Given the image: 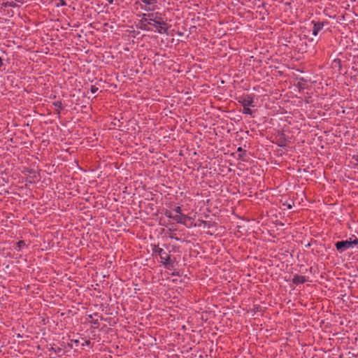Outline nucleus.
<instances>
[{"instance_id":"423d86ee","label":"nucleus","mask_w":358,"mask_h":358,"mask_svg":"<svg viewBox=\"0 0 358 358\" xmlns=\"http://www.w3.org/2000/svg\"><path fill=\"white\" fill-rule=\"evenodd\" d=\"M147 15H148V13L143 14L142 18L139 22L140 28L141 29L145 30V31H153V28L151 26L152 22H150L148 20V17H147Z\"/></svg>"},{"instance_id":"c756f323","label":"nucleus","mask_w":358,"mask_h":358,"mask_svg":"<svg viewBox=\"0 0 358 358\" xmlns=\"http://www.w3.org/2000/svg\"><path fill=\"white\" fill-rule=\"evenodd\" d=\"M15 1H17V2H20V3H22V1L20 0H15Z\"/></svg>"},{"instance_id":"6e6552de","label":"nucleus","mask_w":358,"mask_h":358,"mask_svg":"<svg viewBox=\"0 0 358 358\" xmlns=\"http://www.w3.org/2000/svg\"><path fill=\"white\" fill-rule=\"evenodd\" d=\"M147 17H149V18H148V20L150 22H161L162 21H164L162 14L159 12L148 13Z\"/></svg>"},{"instance_id":"ddd939ff","label":"nucleus","mask_w":358,"mask_h":358,"mask_svg":"<svg viewBox=\"0 0 358 358\" xmlns=\"http://www.w3.org/2000/svg\"><path fill=\"white\" fill-rule=\"evenodd\" d=\"M334 68H338V71H341L342 69V62L340 59H335L332 63Z\"/></svg>"},{"instance_id":"f3484780","label":"nucleus","mask_w":358,"mask_h":358,"mask_svg":"<svg viewBox=\"0 0 358 358\" xmlns=\"http://www.w3.org/2000/svg\"><path fill=\"white\" fill-rule=\"evenodd\" d=\"M164 215L166 217H169V218H171V219H173V215H172L171 212L170 210H166L164 213Z\"/></svg>"},{"instance_id":"a878e982","label":"nucleus","mask_w":358,"mask_h":358,"mask_svg":"<svg viewBox=\"0 0 358 358\" xmlns=\"http://www.w3.org/2000/svg\"><path fill=\"white\" fill-rule=\"evenodd\" d=\"M354 237H356L355 236H352L350 238H349V239H347L348 241H353L354 239Z\"/></svg>"},{"instance_id":"72a5a7b5","label":"nucleus","mask_w":358,"mask_h":358,"mask_svg":"<svg viewBox=\"0 0 358 358\" xmlns=\"http://www.w3.org/2000/svg\"><path fill=\"white\" fill-rule=\"evenodd\" d=\"M357 74H358V71H357Z\"/></svg>"},{"instance_id":"7c9ffc66","label":"nucleus","mask_w":358,"mask_h":358,"mask_svg":"<svg viewBox=\"0 0 358 358\" xmlns=\"http://www.w3.org/2000/svg\"><path fill=\"white\" fill-rule=\"evenodd\" d=\"M288 208H292V206L291 205H288Z\"/></svg>"},{"instance_id":"f8f14e48","label":"nucleus","mask_w":358,"mask_h":358,"mask_svg":"<svg viewBox=\"0 0 358 358\" xmlns=\"http://www.w3.org/2000/svg\"><path fill=\"white\" fill-rule=\"evenodd\" d=\"M53 106H55L57 108V109H56L57 114L59 115L61 113V110H63V108H64L62 101H55L53 103Z\"/></svg>"},{"instance_id":"473e14b6","label":"nucleus","mask_w":358,"mask_h":358,"mask_svg":"<svg viewBox=\"0 0 358 358\" xmlns=\"http://www.w3.org/2000/svg\"><path fill=\"white\" fill-rule=\"evenodd\" d=\"M352 69H353L354 71H357L356 68H355L354 66L352 67Z\"/></svg>"},{"instance_id":"f257e3e1","label":"nucleus","mask_w":358,"mask_h":358,"mask_svg":"<svg viewBox=\"0 0 358 358\" xmlns=\"http://www.w3.org/2000/svg\"><path fill=\"white\" fill-rule=\"evenodd\" d=\"M358 245V238L354 237L353 241H341L336 243L335 246L336 250L340 252L343 253L349 248H352Z\"/></svg>"},{"instance_id":"4be33fe9","label":"nucleus","mask_w":358,"mask_h":358,"mask_svg":"<svg viewBox=\"0 0 358 358\" xmlns=\"http://www.w3.org/2000/svg\"><path fill=\"white\" fill-rule=\"evenodd\" d=\"M6 6L15 7L16 5L13 1H7L5 4Z\"/></svg>"},{"instance_id":"2eb2a0df","label":"nucleus","mask_w":358,"mask_h":358,"mask_svg":"<svg viewBox=\"0 0 358 358\" xmlns=\"http://www.w3.org/2000/svg\"><path fill=\"white\" fill-rule=\"evenodd\" d=\"M251 106L243 107L242 113L245 115H253V111L250 109Z\"/></svg>"},{"instance_id":"20e7f679","label":"nucleus","mask_w":358,"mask_h":358,"mask_svg":"<svg viewBox=\"0 0 358 358\" xmlns=\"http://www.w3.org/2000/svg\"><path fill=\"white\" fill-rule=\"evenodd\" d=\"M157 255L159 256L162 260L161 262L164 266L169 267L173 264L172 262L171 261V255L169 252H167L163 248L158 250Z\"/></svg>"},{"instance_id":"bb28decb","label":"nucleus","mask_w":358,"mask_h":358,"mask_svg":"<svg viewBox=\"0 0 358 358\" xmlns=\"http://www.w3.org/2000/svg\"><path fill=\"white\" fill-rule=\"evenodd\" d=\"M93 324H95V325L99 324L98 320H96L95 321H94Z\"/></svg>"},{"instance_id":"c85d7f7f","label":"nucleus","mask_w":358,"mask_h":358,"mask_svg":"<svg viewBox=\"0 0 358 358\" xmlns=\"http://www.w3.org/2000/svg\"><path fill=\"white\" fill-rule=\"evenodd\" d=\"M354 158H355L356 161L358 162V156L357 157H354Z\"/></svg>"},{"instance_id":"412c9836","label":"nucleus","mask_w":358,"mask_h":358,"mask_svg":"<svg viewBox=\"0 0 358 358\" xmlns=\"http://www.w3.org/2000/svg\"><path fill=\"white\" fill-rule=\"evenodd\" d=\"M278 145L280 147H285L286 145V141L285 139H280V142L278 143Z\"/></svg>"},{"instance_id":"f03ea898","label":"nucleus","mask_w":358,"mask_h":358,"mask_svg":"<svg viewBox=\"0 0 358 358\" xmlns=\"http://www.w3.org/2000/svg\"><path fill=\"white\" fill-rule=\"evenodd\" d=\"M237 100L243 107H255V94H243V95L238 96Z\"/></svg>"},{"instance_id":"1a4fd4ad","label":"nucleus","mask_w":358,"mask_h":358,"mask_svg":"<svg viewBox=\"0 0 358 358\" xmlns=\"http://www.w3.org/2000/svg\"><path fill=\"white\" fill-rule=\"evenodd\" d=\"M292 281L293 284L298 285L299 284L305 283L306 282L308 281V280L303 275L296 274L294 275Z\"/></svg>"},{"instance_id":"393cba45","label":"nucleus","mask_w":358,"mask_h":358,"mask_svg":"<svg viewBox=\"0 0 358 358\" xmlns=\"http://www.w3.org/2000/svg\"><path fill=\"white\" fill-rule=\"evenodd\" d=\"M3 66V59L0 57V69Z\"/></svg>"},{"instance_id":"4468645a","label":"nucleus","mask_w":358,"mask_h":358,"mask_svg":"<svg viewBox=\"0 0 358 358\" xmlns=\"http://www.w3.org/2000/svg\"><path fill=\"white\" fill-rule=\"evenodd\" d=\"M26 246L27 244L24 241H20L16 243V247L15 248V250H16L17 251H20Z\"/></svg>"},{"instance_id":"9d476101","label":"nucleus","mask_w":358,"mask_h":358,"mask_svg":"<svg viewBox=\"0 0 358 358\" xmlns=\"http://www.w3.org/2000/svg\"><path fill=\"white\" fill-rule=\"evenodd\" d=\"M187 218V216L182 214V213H180L179 215H175L173 217V220L176 221L177 223H180V224H182L184 223L185 222V220H186Z\"/></svg>"},{"instance_id":"5701e85b","label":"nucleus","mask_w":358,"mask_h":358,"mask_svg":"<svg viewBox=\"0 0 358 358\" xmlns=\"http://www.w3.org/2000/svg\"><path fill=\"white\" fill-rule=\"evenodd\" d=\"M174 211L178 214H180L182 213V208L180 206H176L175 208H174Z\"/></svg>"},{"instance_id":"39448f33","label":"nucleus","mask_w":358,"mask_h":358,"mask_svg":"<svg viewBox=\"0 0 358 358\" xmlns=\"http://www.w3.org/2000/svg\"><path fill=\"white\" fill-rule=\"evenodd\" d=\"M141 8L147 12L153 11L155 9L157 0H141Z\"/></svg>"},{"instance_id":"7ed1b4c3","label":"nucleus","mask_w":358,"mask_h":358,"mask_svg":"<svg viewBox=\"0 0 358 358\" xmlns=\"http://www.w3.org/2000/svg\"><path fill=\"white\" fill-rule=\"evenodd\" d=\"M152 27L153 28V31H157L159 34H166L167 33L170 25L166 21L160 22H152Z\"/></svg>"},{"instance_id":"0eeeda50","label":"nucleus","mask_w":358,"mask_h":358,"mask_svg":"<svg viewBox=\"0 0 358 358\" xmlns=\"http://www.w3.org/2000/svg\"><path fill=\"white\" fill-rule=\"evenodd\" d=\"M329 22L327 21H315L312 20L311 24L313 25L312 34L313 36H316L318 35V33L323 29L325 24H327Z\"/></svg>"},{"instance_id":"b1692460","label":"nucleus","mask_w":358,"mask_h":358,"mask_svg":"<svg viewBox=\"0 0 358 358\" xmlns=\"http://www.w3.org/2000/svg\"><path fill=\"white\" fill-rule=\"evenodd\" d=\"M91 345V341L90 340H85V343H83V346L84 345H87V346H89Z\"/></svg>"},{"instance_id":"6ab92c4d","label":"nucleus","mask_w":358,"mask_h":358,"mask_svg":"<svg viewBox=\"0 0 358 358\" xmlns=\"http://www.w3.org/2000/svg\"><path fill=\"white\" fill-rule=\"evenodd\" d=\"M66 5V3L65 0H59V2L57 3L56 6L59 7V6H64Z\"/></svg>"},{"instance_id":"aec40b11","label":"nucleus","mask_w":358,"mask_h":358,"mask_svg":"<svg viewBox=\"0 0 358 358\" xmlns=\"http://www.w3.org/2000/svg\"><path fill=\"white\" fill-rule=\"evenodd\" d=\"M99 90V88L96 85H92L90 87V92L92 94H95Z\"/></svg>"},{"instance_id":"dca6fc26","label":"nucleus","mask_w":358,"mask_h":358,"mask_svg":"<svg viewBox=\"0 0 358 358\" xmlns=\"http://www.w3.org/2000/svg\"><path fill=\"white\" fill-rule=\"evenodd\" d=\"M161 249L162 248H159V245H154L153 248L152 249V253L157 255L158 254V250H161Z\"/></svg>"},{"instance_id":"a211bd4d","label":"nucleus","mask_w":358,"mask_h":358,"mask_svg":"<svg viewBox=\"0 0 358 358\" xmlns=\"http://www.w3.org/2000/svg\"><path fill=\"white\" fill-rule=\"evenodd\" d=\"M50 350L51 351H53L55 353H59L62 352V348H53V347H51L50 348Z\"/></svg>"},{"instance_id":"9b49d317","label":"nucleus","mask_w":358,"mask_h":358,"mask_svg":"<svg viewBox=\"0 0 358 358\" xmlns=\"http://www.w3.org/2000/svg\"><path fill=\"white\" fill-rule=\"evenodd\" d=\"M237 152H239L238 155V159L244 161L245 157H246V150H244L242 147H238L237 149Z\"/></svg>"},{"instance_id":"2f4dec72","label":"nucleus","mask_w":358,"mask_h":358,"mask_svg":"<svg viewBox=\"0 0 358 358\" xmlns=\"http://www.w3.org/2000/svg\"><path fill=\"white\" fill-rule=\"evenodd\" d=\"M74 342H75L76 343H78V340H75V341H74Z\"/></svg>"},{"instance_id":"cd10ccee","label":"nucleus","mask_w":358,"mask_h":358,"mask_svg":"<svg viewBox=\"0 0 358 358\" xmlns=\"http://www.w3.org/2000/svg\"><path fill=\"white\" fill-rule=\"evenodd\" d=\"M354 59H357V62H358V55H357V56H355V57H354Z\"/></svg>"}]
</instances>
